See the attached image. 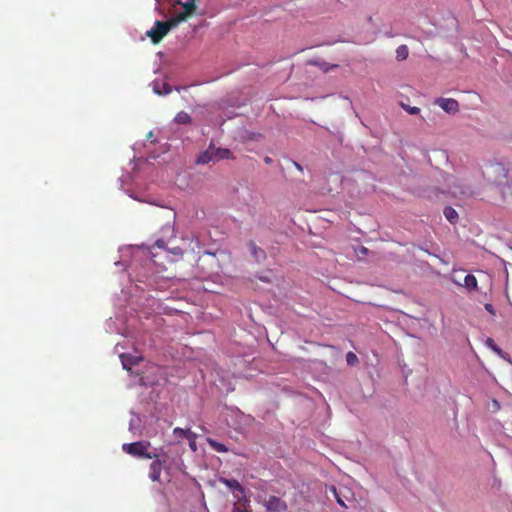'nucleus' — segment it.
Segmentation results:
<instances>
[{"instance_id": "nucleus-1", "label": "nucleus", "mask_w": 512, "mask_h": 512, "mask_svg": "<svg viewBox=\"0 0 512 512\" xmlns=\"http://www.w3.org/2000/svg\"><path fill=\"white\" fill-rule=\"evenodd\" d=\"M150 446L149 442L146 441H138L133 443L123 444L122 450L134 457H143L146 459H153L157 457V454H151L148 452V447Z\"/></svg>"}, {"instance_id": "nucleus-2", "label": "nucleus", "mask_w": 512, "mask_h": 512, "mask_svg": "<svg viewBox=\"0 0 512 512\" xmlns=\"http://www.w3.org/2000/svg\"><path fill=\"white\" fill-rule=\"evenodd\" d=\"M172 27L168 21L157 20L153 27L146 32L152 43L158 44L171 31Z\"/></svg>"}, {"instance_id": "nucleus-3", "label": "nucleus", "mask_w": 512, "mask_h": 512, "mask_svg": "<svg viewBox=\"0 0 512 512\" xmlns=\"http://www.w3.org/2000/svg\"><path fill=\"white\" fill-rule=\"evenodd\" d=\"M436 104L447 113H455L459 110L458 102L452 98H439L436 100Z\"/></svg>"}, {"instance_id": "nucleus-4", "label": "nucleus", "mask_w": 512, "mask_h": 512, "mask_svg": "<svg viewBox=\"0 0 512 512\" xmlns=\"http://www.w3.org/2000/svg\"><path fill=\"white\" fill-rule=\"evenodd\" d=\"M154 461L150 464L149 477L152 481H159L162 472V461L159 456L153 458Z\"/></svg>"}, {"instance_id": "nucleus-5", "label": "nucleus", "mask_w": 512, "mask_h": 512, "mask_svg": "<svg viewBox=\"0 0 512 512\" xmlns=\"http://www.w3.org/2000/svg\"><path fill=\"white\" fill-rule=\"evenodd\" d=\"M211 161H216L213 144H210L205 151L200 153V155L196 159V163L203 165Z\"/></svg>"}, {"instance_id": "nucleus-6", "label": "nucleus", "mask_w": 512, "mask_h": 512, "mask_svg": "<svg viewBox=\"0 0 512 512\" xmlns=\"http://www.w3.org/2000/svg\"><path fill=\"white\" fill-rule=\"evenodd\" d=\"M249 249L256 262L261 263L266 259V252L258 247L254 241L249 242Z\"/></svg>"}, {"instance_id": "nucleus-7", "label": "nucleus", "mask_w": 512, "mask_h": 512, "mask_svg": "<svg viewBox=\"0 0 512 512\" xmlns=\"http://www.w3.org/2000/svg\"><path fill=\"white\" fill-rule=\"evenodd\" d=\"M219 481L224 484L225 486H227L229 489L233 490V491H237L238 493H240L241 495L244 494V488L243 486L238 482V480L236 479H227V478H224V477H220L219 478Z\"/></svg>"}, {"instance_id": "nucleus-8", "label": "nucleus", "mask_w": 512, "mask_h": 512, "mask_svg": "<svg viewBox=\"0 0 512 512\" xmlns=\"http://www.w3.org/2000/svg\"><path fill=\"white\" fill-rule=\"evenodd\" d=\"M120 358L122 361L123 368L126 369L127 371H130L131 366L138 364L142 360L141 357L127 354H121Z\"/></svg>"}, {"instance_id": "nucleus-9", "label": "nucleus", "mask_w": 512, "mask_h": 512, "mask_svg": "<svg viewBox=\"0 0 512 512\" xmlns=\"http://www.w3.org/2000/svg\"><path fill=\"white\" fill-rule=\"evenodd\" d=\"M266 506L267 509L271 511H283L286 509V504L275 496L269 498Z\"/></svg>"}, {"instance_id": "nucleus-10", "label": "nucleus", "mask_w": 512, "mask_h": 512, "mask_svg": "<svg viewBox=\"0 0 512 512\" xmlns=\"http://www.w3.org/2000/svg\"><path fill=\"white\" fill-rule=\"evenodd\" d=\"M173 434L177 438H186L188 440H194L196 439V435L190 431V429H182L179 427H176L173 430Z\"/></svg>"}, {"instance_id": "nucleus-11", "label": "nucleus", "mask_w": 512, "mask_h": 512, "mask_svg": "<svg viewBox=\"0 0 512 512\" xmlns=\"http://www.w3.org/2000/svg\"><path fill=\"white\" fill-rule=\"evenodd\" d=\"M214 153H215L216 161L234 158L233 153L227 148H215L214 147Z\"/></svg>"}, {"instance_id": "nucleus-12", "label": "nucleus", "mask_w": 512, "mask_h": 512, "mask_svg": "<svg viewBox=\"0 0 512 512\" xmlns=\"http://www.w3.org/2000/svg\"><path fill=\"white\" fill-rule=\"evenodd\" d=\"M463 285L469 291L477 290V288H478L477 279L472 274H468V275L465 276Z\"/></svg>"}, {"instance_id": "nucleus-13", "label": "nucleus", "mask_w": 512, "mask_h": 512, "mask_svg": "<svg viewBox=\"0 0 512 512\" xmlns=\"http://www.w3.org/2000/svg\"><path fill=\"white\" fill-rule=\"evenodd\" d=\"M191 121V116L185 111L178 112L174 118V122L181 125H188L191 123Z\"/></svg>"}, {"instance_id": "nucleus-14", "label": "nucleus", "mask_w": 512, "mask_h": 512, "mask_svg": "<svg viewBox=\"0 0 512 512\" xmlns=\"http://www.w3.org/2000/svg\"><path fill=\"white\" fill-rule=\"evenodd\" d=\"M188 13H185V12H180L178 14H176L175 16H173L172 18H170L168 20V22L170 23L171 27L172 28H175L177 27L181 22L185 21L187 18H188Z\"/></svg>"}, {"instance_id": "nucleus-15", "label": "nucleus", "mask_w": 512, "mask_h": 512, "mask_svg": "<svg viewBox=\"0 0 512 512\" xmlns=\"http://www.w3.org/2000/svg\"><path fill=\"white\" fill-rule=\"evenodd\" d=\"M443 213H444V216L446 217V219L450 223L454 224V223L457 222V220H458V213H457V211L454 208H452L450 206H447V207H445Z\"/></svg>"}, {"instance_id": "nucleus-16", "label": "nucleus", "mask_w": 512, "mask_h": 512, "mask_svg": "<svg viewBox=\"0 0 512 512\" xmlns=\"http://www.w3.org/2000/svg\"><path fill=\"white\" fill-rule=\"evenodd\" d=\"M207 443L216 452L226 453L228 451V448L224 444L217 442L216 440H214L212 438H207Z\"/></svg>"}, {"instance_id": "nucleus-17", "label": "nucleus", "mask_w": 512, "mask_h": 512, "mask_svg": "<svg viewBox=\"0 0 512 512\" xmlns=\"http://www.w3.org/2000/svg\"><path fill=\"white\" fill-rule=\"evenodd\" d=\"M408 55H409V49H408L407 45L403 44V45L398 46V48L396 49V59L398 61L406 60Z\"/></svg>"}, {"instance_id": "nucleus-18", "label": "nucleus", "mask_w": 512, "mask_h": 512, "mask_svg": "<svg viewBox=\"0 0 512 512\" xmlns=\"http://www.w3.org/2000/svg\"><path fill=\"white\" fill-rule=\"evenodd\" d=\"M235 497L238 499L240 505L234 507V512H250L247 509V504H248L249 501L246 499V497L243 496L241 498L238 495H235Z\"/></svg>"}, {"instance_id": "nucleus-19", "label": "nucleus", "mask_w": 512, "mask_h": 512, "mask_svg": "<svg viewBox=\"0 0 512 512\" xmlns=\"http://www.w3.org/2000/svg\"><path fill=\"white\" fill-rule=\"evenodd\" d=\"M196 2H197V0H187L185 3H183L182 4V6L184 8L183 12L188 13V16L192 15L197 8Z\"/></svg>"}, {"instance_id": "nucleus-20", "label": "nucleus", "mask_w": 512, "mask_h": 512, "mask_svg": "<svg viewBox=\"0 0 512 512\" xmlns=\"http://www.w3.org/2000/svg\"><path fill=\"white\" fill-rule=\"evenodd\" d=\"M486 344L488 347H490L494 352H496L498 355L502 356V350L495 344L494 340L492 338H488L486 340Z\"/></svg>"}, {"instance_id": "nucleus-21", "label": "nucleus", "mask_w": 512, "mask_h": 512, "mask_svg": "<svg viewBox=\"0 0 512 512\" xmlns=\"http://www.w3.org/2000/svg\"><path fill=\"white\" fill-rule=\"evenodd\" d=\"M346 361L348 365L354 366L355 364L358 363V357L353 352H348L346 354Z\"/></svg>"}, {"instance_id": "nucleus-22", "label": "nucleus", "mask_w": 512, "mask_h": 512, "mask_svg": "<svg viewBox=\"0 0 512 512\" xmlns=\"http://www.w3.org/2000/svg\"><path fill=\"white\" fill-rule=\"evenodd\" d=\"M402 107L411 115H417L420 113V108L415 106H409V105H402Z\"/></svg>"}, {"instance_id": "nucleus-23", "label": "nucleus", "mask_w": 512, "mask_h": 512, "mask_svg": "<svg viewBox=\"0 0 512 512\" xmlns=\"http://www.w3.org/2000/svg\"><path fill=\"white\" fill-rule=\"evenodd\" d=\"M355 253L359 258H363L364 256H366L368 254V249L364 246H358L355 249Z\"/></svg>"}, {"instance_id": "nucleus-24", "label": "nucleus", "mask_w": 512, "mask_h": 512, "mask_svg": "<svg viewBox=\"0 0 512 512\" xmlns=\"http://www.w3.org/2000/svg\"><path fill=\"white\" fill-rule=\"evenodd\" d=\"M321 69H323L324 72H328L330 71L331 69H334V68H337L338 65L337 64H328V63H322L320 65Z\"/></svg>"}, {"instance_id": "nucleus-25", "label": "nucleus", "mask_w": 512, "mask_h": 512, "mask_svg": "<svg viewBox=\"0 0 512 512\" xmlns=\"http://www.w3.org/2000/svg\"><path fill=\"white\" fill-rule=\"evenodd\" d=\"M331 490L333 491V493H334V495H335V497H336V501H337V503H338L339 505L343 506V507H346L345 502H344V501H343V500L338 496L337 491H336V488L333 486V487L331 488Z\"/></svg>"}, {"instance_id": "nucleus-26", "label": "nucleus", "mask_w": 512, "mask_h": 512, "mask_svg": "<svg viewBox=\"0 0 512 512\" xmlns=\"http://www.w3.org/2000/svg\"><path fill=\"white\" fill-rule=\"evenodd\" d=\"M484 307H485L486 311H488L491 315H495V309L492 304L486 303L484 305Z\"/></svg>"}, {"instance_id": "nucleus-27", "label": "nucleus", "mask_w": 512, "mask_h": 512, "mask_svg": "<svg viewBox=\"0 0 512 512\" xmlns=\"http://www.w3.org/2000/svg\"><path fill=\"white\" fill-rule=\"evenodd\" d=\"M257 278L262 281V282H266V283H270L271 282V279L268 277V276H264V275H259L257 276Z\"/></svg>"}, {"instance_id": "nucleus-28", "label": "nucleus", "mask_w": 512, "mask_h": 512, "mask_svg": "<svg viewBox=\"0 0 512 512\" xmlns=\"http://www.w3.org/2000/svg\"><path fill=\"white\" fill-rule=\"evenodd\" d=\"M155 246H157L158 248H164L165 247V241L162 240V239H159L155 242Z\"/></svg>"}, {"instance_id": "nucleus-29", "label": "nucleus", "mask_w": 512, "mask_h": 512, "mask_svg": "<svg viewBox=\"0 0 512 512\" xmlns=\"http://www.w3.org/2000/svg\"><path fill=\"white\" fill-rule=\"evenodd\" d=\"M189 444H190V447L193 451L196 450V443H195V439L194 440H189Z\"/></svg>"}, {"instance_id": "nucleus-30", "label": "nucleus", "mask_w": 512, "mask_h": 512, "mask_svg": "<svg viewBox=\"0 0 512 512\" xmlns=\"http://www.w3.org/2000/svg\"><path fill=\"white\" fill-rule=\"evenodd\" d=\"M294 166L299 170V171H303V167L301 166V164L297 163V162H294Z\"/></svg>"}, {"instance_id": "nucleus-31", "label": "nucleus", "mask_w": 512, "mask_h": 512, "mask_svg": "<svg viewBox=\"0 0 512 512\" xmlns=\"http://www.w3.org/2000/svg\"><path fill=\"white\" fill-rule=\"evenodd\" d=\"M272 162V159L270 157L265 158V163L270 164Z\"/></svg>"}, {"instance_id": "nucleus-32", "label": "nucleus", "mask_w": 512, "mask_h": 512, "mask_svg": "<svg viewBox=\"0 0 512 512\" xmlns=\"http://www.w3.org/2000/svg\"><path fill=\"white\" fill-rule=\"evenodd\" d=\"M493 403H494V407H497V408L499 407V403L496 400H494Z\"/></svg>"}]
</instances>
